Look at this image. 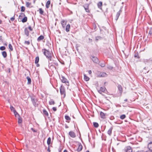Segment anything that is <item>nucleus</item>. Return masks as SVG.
<instances>
[{"label": "nucleus", "mask_w": 152, "mask_h": 152, "mask_svg": "<svg viewBox=\"0 0 152 152\" xmlns=\"http://www.w3.org/2000/svg\"><path fill=\"white\" fill-rule=\"evenodd\" d=\"M64 152H68L66 150H65L64 151Z\"/></svg>", "instance_id": "e2e57ef3"}, {"label": "nucleus", "mask_w": 152, "mask_h": 152, "mask_svg": "<svg viewBox=\"0 0 152 152\" xmlns=\"http://www.w3.org/2000/svg\"><path fill=\"white\" fill-rule=\"evenodd\" d=\"M4 45H6V46H7V43H5L4 44Z\"/></svg>", "instance_id": "338daca9"}, {"label": "nucleus", "mask_w": 152, "mask_h": 152, "mask_svg": "<svg viewBox=\"0 0 152 152\" xmlns=\"http://www.w3.org/2000/svg\"><path fill=\"white\" fill-rule=\"evenodd\" d=\"M43 113L44 114L46 115V116H48V112L46 111V110L45 109H44L43 110Z\"/></svg>", "instance_id": "7c9ffc66"}, {"label": "nucleus", "mask_w": 152, "mask_h": 152, "mask_svg": "<svg viewBox=\"0 0 152 152\" xmlns=\"http://www.w3.org/2000/svg\"><path fill=\"white\" fill-rule=\"evenodd\" d=\"M78 146L77 149V151L78 152L81 151L83 148V146L80 143H79L78 145Z\"/></svg>", "instance_id": "f8f14e48"}, {"label": "nucleus", "mask_w": 152, "mask_h": 152, "mask_svg": "<svg viewBox=\"0 0 152 152\" xmlns=\"http://www.w3.org/2000/svg\"><path fill=\"white\" fill-rule=\"evenodd\" d=\"M9 48L11 51H12L13 50L12 46L11 44H10L9 45Z\"/></svg>", "instance_id": "4c0bfd02"}, {"label": "nucleus", "mask_w": 152, "mask_h": 152, "mask_svg": "<svg viewBox=\"0 0 152 152\" xmlns=\"http://www.w3.org/2000/svg\"><path fill=\"white\" fill-rule=\"evenodd\" d=\"M39 12L40 14L41 15H43V13H44V11L42 10V8H39Z\"/></svg>", "instance_id": "58836bf2"}, {"label": "nucleus", "mask_w": 152, "mask_h": 152, "mask_svg": "<svg viewBox=\"0 0 152 152\" xmlns=\"http://www.w3.org/2000/svg\"><path fill=\"white\" fill-rule=\"evenodd\" d=\"M60 79L62 83H64L66 84L68 83V85H69V81L67 80V79L65 77L62 76L61 77V78H60Z\"/></svg>", "instance_id": "423d86ee"}, {"label": "nucleus", "mask_w": 152, "mask_h": 152, "mask_svg": "<svg viewBox=\"0 0 152 152\" xmlns=\"http://www.w3.org/2000/svg\"><path fill=\"white\" fill-rule=\"evenodd\" d=\"M100 115L102 118L104 119L105 118V114L102 112H101L100 113Z\"/></svg>", "instance_id": "6ab92c4d"}, {"label": "nucleus", "mask_w": 152, "mask_h": 152, "mask_svg": "<svg viewBox=\"0 0 152 152\" xmlns=\"http://www.w3.org/2000/svg\"><path fill=\"white\" fill-rule=\"evenodd\" d=\"M55 103L54 100L52 99H50L49 102V104L50 105H53L55 104Z\"/></svg>", "instance_id": "cd10ccee"}, {"label": "nucleus", "mask_w": 152, "mask_h": 152, "mask_svg": "<svg viewBox=\"0 0 152 152\" xmlns=\"http://www.w3.org/2000/svg\"><path fill=\"white\" fill-rule=\"evenodd\" d=\"M24 43L27 45H29L30 44V42L29 41H25L24 42Z\"/></svg>", "instance_id": "49530a36"}, {"label": "nucleus", "mask_w": 152, "mask_h": 152, "mask_svg": "<svg viewBox=\"0 0 152 152\" xmlns=\"http://www.w3.org/2000/svg\"><path fill=\"white\" fill-rule=\"evenodd\" d=\"M35 26V23L34 22L33 23V27H34Z\"/></svg>", "instance_id": "774afa93"}, {"label": "nucleus", "mask_w": 152, "mask_h": 152, "mask_svg": "<svg viewBox=\"0 0 152 152\" xmlns=\"http://www.w3.org/2000/svg\"><path fill=\"white\" fill-rule=\"evenodd\" d=\"M6 48L4 46H1L0 47V50H3L5 49Z\"/></svg>", "instance_id": "37998d69"}, {"label": "nucleus", "mask_w": 152, "mask_h": 152, "mask_svg": "<svg viewBox=\"0 0 152 152\" xmlns=\"http://www.w3.org/2000/svg\"><path fill=\"white\" fill-rule=\"evenodd\" d=\"M26 79H27L28 80V82H27V84L28 85H30L31 84V79L30 78V77L29 76H27L26 77Z\"/></svg>", "instance_id": "f3484780"}, {"label": "nucleus", "mask_w": 152, "mask_h": 152, "mask_svg": "<svg viewBox=\"0 0 152 152\" xmlns=\"http://www.w3.org/2000/svg\"><path fill=\"white\" fill-rule=\"evenodd\" d=\"M70 28V25L68 24L67 25L66 27V32H68L69 31V28Z\"/></svg>", "instance_id": "5701e85b"}, {"label": "nucleus", "mask_w": 152, "mask_h": 152, "mask_svg": "<svg viewBox=\"0 0 152 152\" xmlns=\"http://www.w3.org/2000/svg\"><path fill=\"white\" fill-rule=\"evenodd\" d=\"M36 66L37 67H39V64H38V63L36 64Z\"/></svg>", "instance_id": "052dcab7"}, {"label": "nucleus", "mask_w": 152, "mask_h": 152, "mask_svg": "<svg viewBox=\"0 0 152 152\" xmlns=\"http://www.w3.org/2000/svg\"><path fill=\"white\" fill-rule=\"evenodd\" d=\"M123 152H132V148L130 146L125 147L123 150Z\"/></svg>", "instance_id": "20e7f679"}, {"label": "nucleus", "mask_w": 152, "mask_h": 152, "mask_svg": "<svg viewBox=\"0 0 152 152\" xmlns=\"http://www.w3.org/2000/svg\"><path fill=\"white\" fill-rule=\"evenodd\" d=\"M91 58L93 61L95 63H98L99 62V60L98 58L96 57L91 56Z\"/></svg>", "instance_id": "6e6552de"}, {"label": "nucleus", "mask_w": 152, "mask_h": 152, "mask_svg": "<svg viewBox=\"0 0 152 152\" xmlns=\"http://www.w3.org/2000/svg\"><path fill=\"white\" fill-rule=\"evenodd\" d=\"M44 38V36L42 35H41L37 39V41L38 42H39L41 40L43 39Z\"/></svg>", "instance_id": "4468645a"}, {"label": "nucleus", "mask_w": 152, "mask_h": 152, "mask_svg": "<svg viewBox=\"0 0 152 152\" xmlns=\"http://www.w3.org/2000/svg\"><path fill=\"white\" fill-rule=\"evenodd\" d=\"M28 28L29 29L30 31H32L33 30L32 28L31 27V26H29L28 27Z\"/></svg>", "instance_id": "09e8293b"}, {"label": "nucleus", "mask_w": 152, "mask_h": 152, "mask_svg": "<svg viewBox=\"0 0 152 152\" xmlns=\"http://www.w3.org/2000/svg\"><path fill=\"white\" fill-rule=\"evenodd\" d=\"M69 134L70 136L73 138H74L76 137L75 134L73 131L69 132Z\"/></svg>", "instance_id": "9b49d317"}, {"label": "nucleus", "mask_w": 152, "mask_h": 152, "mask_svg": "<svg viewBox=\"0 0 152 152\" xmlns=\"http://www.w3.org/2000/svg\"><path fill=\"white\" fill-rule=\"evenodd\" d=\"M120 12H121L120 10L119 11H118V12H117V14L116 15L115 20H117L118 19V17L120 15Z\"/></svg>", "instance_id": "412c9836"}, {"label": "nucleus", "mask_w": 152, "mask_h": 152, "mask_svg": "<svg viewBox=\"0 0 152 152\" xmlns=\"http://www.w3.org/2000/svg\"><path fill=\"white\" fill-rule=\"evenodd\" d=\"M10 109L12 111H13V110H15L14 108L12 105H11L10 106Z\"/></svg>", "instance_id": "a18cd8bd"}, {"label": "nucleus", "mask_w": 152, "mask_h": 152, "mask_svg": "<svg viewBox=\"0 0 152 152\" xmlns=\"http://www.w3.org/2000/svg\"><path fill=\"white\" fill-rule=\"evenodd\" d=\"M39 60V58L38 56H37L36 57L35 61V63L37 64L38 63Z\"/></svg>", "instance_id": "bb28decb"}, {"label": "nucleus", "mask_w": 152, "mask_h": 152, "mask_svg": "<svg viewBox=\"0 0 152 152\" xmlns=\"http://www.w3.org/2000/svg\"><path fill=\"white\" fill-rule=\"evenodd\" d=\"M0 42H3V40L2 39V36H0Z\"/></svg>", "instance_id": "8fccbe9b"}, {"label": "nucleus", "mask_w": 152, "mask_h": 152, "mask_svg": "<svg viewBox=\"0 0 152 152\" xmlns=\"http://www.w3.org/2000/svg\"><path fill=\"white\" fill-rule=\"evenodd\" d=\"M84 80L86 81H88L90 79L89 78L88 76H87L85 74H84Z\"/></svg>", "instance_id": "4be33fe9"}, {"label": "nucleus", "mask_w": 152, "mask_h": 152, "mask_svg": "<svg viewBox=\"0 0 152 152\" xmlns=\"http://www.w3.org/2000/svg\"><path fill=\"white\" fill-rule=\"evenodd\" d=\"M27 20V18L26 17H24V18L22 19V22L23 23L26 22Z\"/></svg>", "instance_id": "a878e982"}, {"label": "nucleus", "mask_w": 152, "mask_h": 152, "mask_svg": "<svg viewBox=\"0 0 152 152\" xmlns=\"http://www.w3.org/2000/svg\"><path fill=\"white\" fill-rule=\"evenodd\" d=\"M65 119L67 120L70 121L71 120V118L68 115H65Z\"/></svg>", "instance_id": "473e14b6"}, {"label": "nucleus", "mask_w": 152, "mask_h": 152, "mask_svg": "<svg viewBox=\"0 0 152 152\" xmlns=\"http://www.w3.org/2000/svg\"><path fill=\"white\" fill-rule=\"evenodd\" d=\"M118 87L120 93H121L122 92V88L121 86L120 85H118Z\"/></svg>", "instance_id": "c85d7f7f"}, {"label": "nucleus", "mask_w": 152, "mask_h": 152, "mask_svg": "<svg viewBox=\"0 0 152 152\" xmlns=\"http://www.w3.org/2000/svg\"><path fill=\"white\" fill-rule=\"evenodd\" d=\"M18 118V123L19 124L22 122V119L20 116Z\"/></svg>", "instance_id": "72a5a7b5"}, {"label": "nucleus", "mask_w": 152, "mask_h": 152, "mask_svg": "<svg viewBox=\"0 0 152 152\" xmlns=\"http://www.w3.org/2000/svg\"><path fill=\"white\" fill-rule=\"evenodd\" d=\"M128 100L127 99H124V101L125 102H127V101Z\"/></svg>", "instance_id": "0e129e2a"}, {"label": "nucleus", "mask_w": 152, "mask_h": 152, "mask_svg": "<svg viewBox=\"0 0 152 152\" xmlns=\"http://www.w3.org/2000/svg\"><path fill=\"white\" fill-rule=\"evenodd\" d=\"M102 39V37L100 36H97L96 37V41H98L99 40L101 39Z\"/></svg>", "instance_id": "a19ab883"}, {"label": "nucleus", "mask_w": 152, "mask_h": 152, "mask_svg": "<svg viewBox=\"0 0 152 152\" xmlns=\"http://www.w3.org/2000/svg\"><path fill=\"white\" fill-rule=\"evenodd\" d=\"M102 67H103L105 66V64H101L100 65Z\"/></svg>", "instance_id": "864d4df0"}, {"label": "nucleus", "mask_w": 152, "mask_h": 152, "mask_svg": "<svg viewBox=\"0 0 152 152\" xmlns=\"http://www.w3.org/2000/svg\"><path fill=\"white\" fill-rule=\"evenodd\" d=\"M31 4V3H29V2H26V5L27 7H29V6H30Z\"/></svg>", "instance_id": "79ce46f5"}, {"label": "nucleus", "mask_w": 152, "mask_h": 152, "mask_svg": "<svg viewBox=\"0 0 152 152\" xmlns=\"http://www.w3.org/2000/svg\"><path fill=\"white\" fill-rule=\"evenodd\" d=\"M126 117V115L125 114L122 115L120 116V118L121 119H124Z\"/></svg>", "instance_id": "c9c22d12"}, {"label": "nucleus", "mask_w": 152, "mask_h": 152, "mask_svg": "<svg viewBox=\"0 0 152 152\" xmlns=\"http://www.w3.org/2000/svg\"><path fill=\"white\" fill-rule=\"evenodd\" d=\"M88 72L89 74H91L92 73V71L91 70H89L88 71Z\"/></svg>", "instance_id": "13d9d810"}, {"label": "nucleus", "mask_w": 152, "mask_h": 152, "mask_svg": "<svg viewBox=\"0 0 152 152\" xmlns=\"http://www.w3.org/2000/svg\"><path fill=\"white\" fill-rule=\"evenodd\" d=\"M2 55L4 58H5L7 56V53L5 51H3L2 52Z\"/></svg>", "instance_id": "b1692460"}, {"label": "nucleus", "mask_w": 152, "mask_h": 152, "mask_svg": "<svg viewBox=\"0 0 152 152\" xmlns=\"http://www.w3.org/2000/svg\"><path fill=\"white\" fill-rule=\"evenodd\" d=\"M148 148L150 150L152 151V142H151L148 143Z\"/></svg>", "instance_id": "a211bd4d"}, {"label": "nucleus", "mask_w": 152, "mask_h": 152, "mask_svg": "<svg viewBox=\"0 0 152 152\" xmlns=\"http://www.w3.org/2000/svg\"><path fill=\"white\" fill-rule=\"evenodd\" d=\"M15 15L13 17H12L11 18H10V20L12 21H13L14 20H15Z\"/></svg>", "instance_id": "de8ad7c7"}, {"label": "nucleus", "mask_w": 152, "mask_h": 152, "mask_svg": "<svg viewBox=\"0 0 152 152\" xmlns=\"http://www.w3.org/2000/svg\"><path fill=\"white\" fill-rule=\"evenodd\" d=\"M44 54L46 56L48 60L49 64H50V61H51L52 60V55L51 53L49 50H46V49H44L42 50V51H43Z\"/></svg>", "instance_id": "f257e3e1"}, {"label": "nucleus", "mask_w": 152, "mask_h": 152, "mask_svg": "<svg viewBox=\"0 0 152 152\" xmlns=\"http://www.w3.org/2000/svg\"><path fill=\"white\" fill-rule=\"evenodd\" d=\"M65 128L66 129L68 128H69V127L66 124L65 125Z\"/></svg>", "instance_id": "bf43d9fd"}, {"label": "nucleus", "mask_w": 152, "mask_h": 152, "mask_svg": "<svg viewBox=\"0 0 152 152\" xmlns=\"http://www.w3.org/2000/svg\"><path fill=\"white\" fill-rule=\"evenodd\" d=\"M24 33L25 35H26L27 36H28L29 35V31L27 28H25L24 29Z\"/></svg>", "instance_id": "dca6fc26"}, {"label": "nucleus", "mask_w": 152, "mask_h": 152, "mask_svg": "<svg viewBox=\"0 0 152 152\" xmlns=\"http://www.w3.org/2000/svg\"><path fill=\"white\" fill-rule=\"evenodd\" d=\"M89 5L88 4H86L83 6L86 11L88 13L90 12V11L89 10Z\"/></svg>", "instance_id": "0eeeda50"}, {"label": "nucleus", "mask_w": 152, "mask_h": 152, "mask_svg": "<svg viewBox=\"0 0 152 152\" xmlns=\"http://www.w3.org/2000/svg\"><path fill=\"white\" fill-rule=\"evenodd\" d=\"M116 106L117 107H121V105H120V104H117L116 105Z\"/></svg>", "instance_id": "6e6d98bb"}, {"label": "nucleus", "mask_w": 152, "mask_h": 152, "mask_svg": "<svg viewBox=\"0 0 152 152\" xmlns=\"http://www.w3.org/2000/svg\"><path fill=\"white\" fill-rule=\"evenodd\" d=\"M149 34L150 35V36H152V28H150L149 32Z\"/></svg>", "instance_id": "e433bc0d"}, {"label": "nucleus", "mask_w": 152, "mask_h": 152, "mask_svg": "<svg viewBox=\"0 0 152 152\" xmlns=\"http://www.w3.org/2000/svg\"><path fill=\"white\" fill-rule=\"evenodd\" d=\"M50 4V1L48 0L46 4V8H48L49 7Z\"/></svg>", "instance_id": "aec40b11"}, {"label": "nucleus", "mask_w": 152, "mask_h": 152, "mask_svg": "<svg viewBox=\"0 0 152 152\" xmlns=\"http://www.w3.org/2000/svg\"><path fill=\"white\" fill-rule=\"evenodd\" d=\"M51 139L50 137H49L48 138L47 141V144L49 146L50 145L51 143Z\"/></svg>", "instance_id": "393cba45"}, {"label": "nucleus", "mask_w": 152, "mask_h": 152, "mask_svg": "<svg viewBox=\"0 0 152 152\" xmlns=\"http://www.w3.org/2000/svg\"><path fill=\"white\" fill-rule=\"evenodd\" d=\"M147 68L146 67H145L144 68V69L147 70Z\"/></svg>", "instance_id": "69168bd1"}, {"label": "nucleus", "mask_w": 152, "mask_h": 152, "mask_svg": "<svg viewBox=\"0 0 152 152\" xmlns=\"http://www.w3.org/2000/svg\"><path fill=\"white\" fill-rule=\"evenodd\" d=\"M31 130L34 132H36L37 131L34 129L33 128H31Z\"/></svg>", "instance_id": "5fc2aeb1"}, {"label": "nucleus", "mask_w": 152, "mask_h": 152, "mask_svg": "<svg viewBox=\"0 0 152 152\" xmlns=\"http://www.w3.org/2000/svg\"><path fill=\"white\" fill-rule=\"evenodd\" d=\"M97 5L98 7L101 10H103L102 9V1H99L97 3Z\"/></svg>", "instance_id": "1a4fd4ad"}, {"label": "nucleus", "mask_w": 152, "mask_h": 152, "mask_svg": "<svg viewBox=\"0 0 152 152\" xmlns=\"http://www.w3.org/2000/svg\"><path fill=\"white\" fill-rule=\"evenodd\" d=\"M134 57L135 58H139L140 57L138 56V53H136L135 54Z\"/></svg>", "instance_id": "c03bdc74"}, {"label": "nucleus", "mask_w": 152, "mask_h": 152, "mask_svg": "<svg viewBox=\"0 0 152 152\" xmlns=\"http://www.w3.org/2000/svg\"><path fill=\"white\" fill-rule=\"evenodd\" d=\"M25 7L23 6L21 7V11L22 12H24L25 10Z\"/></svg>", "instance_id": "ea45409f"}, {"label": "nucleus", "mask_w": 152, "mask_h": 152, "mask_svg": "<svg viewBox=\"0 0 152 152\" xmlns=\"http://www.w3.org/2000/svg\"><path fill=\"white\" fill-rule=\"evenodd\" d=\"M13 112L14 113V114L15 116V117H17V115H18L19 117V114L15 110H13Z\"/></svg>", "instance_id": "2f4dec72"}, {"label": "nucleus", "mask_w": 152, "mask_h": 152, "mask_svg": "<svg viewBox=\"0 0 152 152\" xmlns=\"http://www.w3.org/2000/svg\"><path fill=\"white\" fill-rule=\"evenodd\" d=\"M26 17L24 13H21L20 15L19 16V18L20 19V17Z\"/></svg>", "instance_id": "f704fd0d"}, {"label": "nucleus", "mask_w": 152, "mask_h": 152, "mask_svg": "<svg viewBox=\"0 0 152 152\" xmlns=\"http://www.w3.org/2000/svg\"><path fill=\"white\" fill-rule=\"evenodd\" d=\"M133 152H143L142 151H134Z\"/></svg>", "instance_id": "680f3d73"}, {"label": "nucleus", "mask_w": 152, "mask_h": 152, "mask_svg": "<svg viewBox=\"0 0 152 152\" xmlns=\"http://www.w3.org/2000/svg\"><path fill=\"white\" fill-rule=\"evenodd\" d=\"M31 101L33 105L35 107H37L38 105L37 103L38 102V99L35 97H31Z\"/></svg>", "instance_id": "7ed1b4c3"}, {"label": "nucleus", "mask_w": 152, "mask_h": 152, "mask_svg": "<svg viewBox=\"0 0 152 152\" xmlns=\"http://www.w3.org/2000/svg\"><path fill=\"white\" fill-rule=\"evenodd\" d=\"M94 126L95 128H97L99 126V124L97 123L94 122L93 123Z\"/></svg>", "instance_id": "c756f323"}, {"label": "nucleus", "mask_w": 152, "mask_h": 152, "mask_svg": "<svg viewBox=\"0 0 152 152\" xmlns=\"http://www.w3.org/2000/svg\"><path fill=\"white\" fill-rule=\"evenodd\" d=\"M107 68L109 69H113V67L111 66H109L107 67Z\"/></svg>", "instance_id": "3c124183"}, {"label": "nucleus", "mask_w": 152, "mask_h": 152, "mask_svg": "<svg viewBox=\"0 0 152 152\" xmlns=\"http://www.w3.org/2000/svg\"><path fill=\"white\" fill-rule=\"evenodd\" d=\"M97 75L99 77H105L107 75V74L105 72H98L97 73Z\"/></svg>", "instance_id": "39448f33"}, {"label": "nucleus", "mask_w": 152, "mask_h": 152, "mask_svg": "<svg viewBox=\"0 0 152 152\" xmlns=\"http://www.w3.org/2000/svg\"><path fill=\"white\" fill-rule=\"evenodd\" d=\"M106 88L104 87H102L100 88V89L98 90L99 93L100 94H102V92H104Z\"/></svg>", "instance_id": "9d476101"}, {"label": "nucleus", "mask_w": 152, "mask_h": 152, "mask_svg": "<svg viewBox=\"0 0 152 152\" xmlns=\"http://www.w3.org/2000/svg\"><path fill=\"white\" fill-rule=\"evenodd\" d=\"M47 151L49 152H50V148L49 146H48L47 149Z\"/></svg>", "instance_id": "4d7b16f0"}, {"label": "nucleus", "mask_w": 152, "mask_h": 152, "mask_svg": "<svg viewBox=\"0 0 152 152\" xmlns=\"http://www.w3.org/2000/svg\"><path fill=\"white\" fill-rule=\"evenodd\" d=\"M52 109H53V110L54 111H56L57 110V109L56 107H53Z\"/></svg>", "instance_id": "603ef678"}, {"label": "nucleus", "mask_w": 152, "mask_h": 152, "mask_svg": "<svg viewBox=\"0 0 152 152\" xmlns=\"http://www.w3.org/2000/svg\"><path fill=\"white\" fill-rule=\"evenodd\" d=\"M60 90L61 96L63 98H64L66 96V91L64 87L61 86L60 88Z\"/></svg>", "instance_id": "f03ea898"}, {"label": "nucleus", "mask_w": 152, "mask_h": 152, "mask_svg": "<svg viewBox=\"0 0 152 152\" xmlns=\"http://www.w3.org/2000/svg\"><path fill=\"white\" fill-rule=\"evenodd\" d=\"M113 128L112 127H111L110 128L108 131H107V133L110 136L112 134V131L113 130Z\"/></svg>", "instance_id": "ddd939ff"}, {"label": "nucleus", "mask_w": 152, "mask_h": 152, "mask_svg": "<svg viewBox=\"0 0 152 152\" xmlns=\"http://www.w3.org/2000/svg\"><path fill=\"white\" fill-rule=\"evenodd\" d=\"M66 23V22L64 20H62L61 21V24L63 28H64L65 27Z\"/></svg>", "instance_id": "2eb2a0df"}]
</instances>
